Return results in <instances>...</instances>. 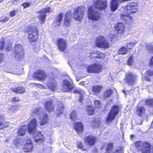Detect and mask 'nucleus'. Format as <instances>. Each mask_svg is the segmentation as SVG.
Returning <instances> with one entry per match:
<instances>
[{"instance_id": "680f3d73", "label": "nucleus", "mask_w": 153, "mask_h": 153, "mask_svg": "<svg viewBox=\"0 0 153 153\" xmlns=\"http://www.w3.org/2000/svg\"><path fill=\"white\" fill-rule=\"evenodd\" d=\"M19 106L18 105H13L10 108V109L13 110V111H16L17 109V108Z\"/></svg>"}, {"instance_id": "13d9d810", "label": "nucleus", "mask_w": 153, "mask_h": 153, "mask_svg": "<svg viewBox=\"0 0 153 153\" xmlns=\"http://www.w3.org/2000/svg\"><path fill=\"white\" fill-rule=\"evenodd\" d=\"M123 151L122 147H120L119 149H115L113 152L114 153H122Z\"/></svg>"}, {"instance_id": "c756f323", "label": "nucleus", "mask_w": 153, "mask_h": 153, "mask_svg": "<svg viewBox=\"0 0 153 153\" xmlns=\"http://www.w3.org/2000/svg\"><path fill=\"white\" fill-rule=\"evenodd\" d=\"M102 88V86L100 85H95L92 87V91L95 94L97 95L100 92Z\"/></svg>"}, {"instance_id": "e2e57ef3", "label": "nucleus", "mask_w": 153, "mask_h": 153, "mask_svg": "<svg viewBox=\"0 0 153 153\" xmlns=\"http://www.w3.org/2000/svg\"><path fill=\"white\" fill-rule=\"evenodd\" d=\"M83 97V95H80L79 98V101L81 102L82 100Z\"/></svg>"}, {"instance_id": "bf43d9fd", "label": "nucleus", "mask_w": 153, "mask_h": 153, "mask_svg": "<svg viewBox=\"0 0 153 153\" xmlns=\"http://www.w3.org/2000/svg\"><path fill=\"white\" fill-rule=\"evenodd\" d=\"M146 74L148 76H151L153 75V70L150 69L146 71Z\"/></svg>"}, {"instance_id": "8fccbe9b", "label": "nucleus", "mask_w": 153, "mask_h": 153, "mask_svg": "<svg viewBox=\"0 0 153 153\" xmlns=\"http://www.w3.org/2000/svg\"><path fill=\"white\" fill-rule=\"evenodd\" d=\"M146 103L150 107H153V99L146 100Z\"/></svg>"}, {"instance_id": "6ab92c4d", "label": "nucleus", "mask_w": 153, "mask_h": 153, "mask_svg": "<svg viewBox=\"0 0 153 153\" xmlns=\"http://www.w3.org/2000/svg\"><path fill=\"white\" fill-rule=\"evenodd\" d=\"M56 45L59 49L64 51L66 48V42L63 39L58 38L57 40Z\"/></svg>"}, {"instance_id": "aec40b11", "label": "nucleus", "mask_w": 153, "mask_h": 153, "mask_svg": "<svg viewBox=\"0 0 153 153\" xmlns=\"http://www.w3.org/2000/svg\"><path fill=\"white\" fill-rule=\"evenodd\" d=\"M114 29L116 32L119 34L123 33L125 30L124 25L121 23H118L115 25Z\"/></svg>"}, {"instance_id": "f257e3e1", "label": "nucleus", "mask_w": 153, "mask_h": 153, "mask_svg": "<svg viewBox=\"0 0 153 153\" xmlns=\"http://www.w3.org/2000/svg\"><path fill=\"white\" fill-rule=\"evenodd\" d=\"M137 3L133 2L128 3L124 7V13L120 15V18L125 22H128L132 19L133 14L138 11Z\"/></svg>"}, {"instance_id": "4c0bfd02", "label": "nucleus", "mask_w": 153, "mask_h": 153, "mask_svg": "<svg viewBox=\"0 0 153 153\" xmlns=\"http://www.w3.org/2000/svg\"><path fill=\"white\" fill-rule=\"evenodd\" d=\"M74 93H78L80 95H84L85 94V92L84 91L81 89L79 88H76L73 91Z\"/></svg>"}, {"instance_id": "20e7f679", "label": "nucleus", "mask_w": 153, "mask_h": 153, "mask_svg": "<svg viewBox=\"0 0 153 153\" xmlns=\"http://www.w3.org/2000/svg\"><path fill=\"white\" fill-rule=\"evenodd\" d=\"M96 44L97 47L104 48L109 47V43L103 36H99L97 38Z\"/></svg>"}, {"instance_id": "f8f14e48", "label": "nucleus", "mask_w": 153, "mask_h": 153, "mask_svg": "<svg viewBox=\"0 0 153 153\" xmlns=\"http://www.w3.org/2000/svg\"><path fill=\"white\" fill-rule=\"evenodd\" d=\"M93 2L95 7L99 10H104L107 7L106 0H93Z\"/></svg>"}, {"instance_id": "b1692460", "label": "nucleus", "mask_w": 153, "mask_h": 153, "mask_svg": "<svg viewBox=\"0 0 153 153\" xmlns=\"http://www.w3.org/2000/svg\"><path fill=\"white\" fill-rule=\"evenodd\" d=\"M9 122L4 121V118L3 116L0 114V127L1 128L0 129L6 128L8 126Z\"/></svg>"}, {"instance_id": "9d476101", "label": "nucleus", "mask_w": 153, "mask_h": 153, "mask_svg": "<svg viewBox=\"0 0 153 153\" xmlns=\"http://www.w3.org/2000/svg\"><path fill=\"white\" fill-rule=\"evenodd\" d=\"M119 110V107L117 105L114 106L108 114V116L106 119V122L109 123L113 120L117 114Z\"/></svg>"}, {"instance_id": "2f4dec72", "label": "nucleus", "mask_w": 153, "mask_h": 153, "mask_svg": "<svg viewBox=\"0 0 153 153\" xmlns=\"http://www.w3.org/2000/svg\"><path fill=\"white\" fill-rule=\"evenodd\" d=\"M68 92L70 91L73 88L74 84L71 79L68 75Z\"/></svg>"}, {"instance_id": "0eeeda50", "label": "nucleus", "mask_w": 153, "mask_h": 153, "mask_svg": "<svg viewBox=\"0 0 153 153\" xmlns=\"http://www.w3.org/2000/svg\"><path fill=\"white\" fill-rule=\"evenodd\" d=\"M88 13L89 18L92 20H98L100 19V13L97 11L93 7L89 8Z\"/></svg>"}, {"instance_id": "69168bd1", "label": "nucleus", "mask_w": 153, "mask_h": 153, "mask_svg": "<svg viewBox=\"0 0 153 153\" xmlns=\"http://www.w3.org/2000/svg\"><path fill=\"white\" fill-rule=\"evenodd\" d=\"M19 0H12V2L14 4L15 2L18 1Z\"/></svg>"}, {"instance_id": "f704fd0d", "label": "nucleus", "mask_w": 153, "mask_h": 153, "mask_svg": "<svg viewBox=\"0 0 153 153\" xmlns=\"http://www.w3.org/2000/svg\"><path fill=\"white\" fill-rule=\"evenodd\" d=\"M146 49L150 53H153V45L152 44L147 43L145 45Z\"/></svg>"}, {"instance_id": "4be33fe9", "label": "nucleus", "mask_w": 153, "mask_h": 153, "mask_svg": "<svg viewBox=\"0 0 153 153\" xmlns=\"http://www.w3.org/2000/svg\"><path fill=\"white\" fill-rule=\"evenodd\" d=\"M10 90L16 94H22L25 92V89L23 86H17L11 88Z\"/></svg>"}, {"instance_id": "f03ea898", "label": "nucleus", "mask_w": 153, "mask_h": 153, "mask_svg": "<svg viewBox=\"0 0 153 153\" xmlns=\"http://www.w3.org/2000/svg\"><path fill=\"white\" fill-rule=\"evenodd\" d=\"M25 32L27 33V39L30 44L38 41L39 37V30L36 25L27 26Z\"/></svg>"}, {"instance_id": "603ef678", "label": "nucleus", "mask_w": 153, "mask_h": 153, "mask_svg": "<svg viewBox=\"0 0 153 153\" xmlns=\"http://www.w3.org/2000/svg\"><path fill=\"white\" fill-rule=\"evenodd\" d=\"M113 146V144L112 143H109L107 145V151L106 152L108 153L112 150Z\"/></svg>"}, {"instance_id": "ddd939ff", "label": "nucleus", "mask_w": 153, "mask_h": 153, "mask_svg": "<svg viewBox=\"0 0 153 153\" xmlns=\"http://www.w3.org/2000/svg\"><path fill=\"white\" fill-rule=\"evenodd\" d=\"M33 77L39 80H45L46 77V74L44 71L38 69L33 73Z\"/></svg>"}, {"instance_id": "a18cd8bd", "label": "nucleus", "mask_w": 153, "mask_h": 153, "mask_svg": "<svg viewBox=\"0 0 153 153\" xmlns=\"http://www.w3.org/2000/svg\"><path fill=\"white\" fill-rule=\"evenodd\" d=\"M112 93V91L111 90L106 91L104 94L105 97L107 98L110 97Z\"/></svg>"}, {"instance_id": "e433bc0d", "label": "nucleus", "mask_w": 153, "mask_h": 153, "mask_svg": "<svg viewBox=\"0 0 153 153\" xmlns=\"http://www.w3.org/2000/svg\"><path fill=\"white\" fill-rule=\"evenodd\" d=\"M137 43V42L136 41H134L133 42L128 43L126 45V47L127 49H132L134 47V45Z\"/></svg>"}, {"instance_id": "a878e982", "label": "nucleus", "mask_w": 153, "mask_h": 153, "mask_svg": "<svg viewBox=\"0 0 153 153\" xmlns=\"http://www.w3.org/2000/svg\"><path fill=\"white\" fill-rule=\"evenodd\" d=\"M74 128L78 133L82 132L83 127L81 122L76 123L74 124Z\"/></svg>"}, {"instance_id": "5fc2aeb1", "label": "nucleus", "mask_w": 153, "mask_h": 153, "mask_svg": "<svg viewBox=\"0 0 153 153\" xmlns=\"http://www.w3.org/2000/svg\"><path fill=\"white\" fill-rule=\"evenodd\" d=\"M94 105L95 107L97 108L100 107L101 106L100 102L98 100H96L94 101Z\"/></svg>"}, {"instance_id": "de8ad7c7", "label": "nucleus", "mask_w": 153, "mask_h": 153, "mask_svg": "<svg viewBox=\"0 0 153 153\" xmlns=\"http://www.w3.org/2000/svg\"><path fill=\"white\" fill-rule=\"evenodd\" d=\"M40 111V108H35L32 112V116L34 115H36L39 114Z\"/></svg>"}, {"instance_id": "5701e85b", "label": "nucleus", "mask_w": 153, "mask_h": 153, "mask_svg": "<svg viewBox=\"0 0 153 153\" xmlns=\"http://www.w3.org/2000/svg\"><path fill=\"white\" fill-rule=\"evenodd\" d=\"M49 120L48 114L46 113L44 114H43L42 117L40 119L39 125L41 126L45 125L48 123Z\"/></svg>"}, {"instance_id": "dca6fc26", "label": "nucleus", "mask_w": 153, "mask_h": 153, "mask_svg": "<svg viewBox=\"0 0 153 153\" xmlns=\"http://www.w3.org/2000/svg\"><path fill=\"white\" fill-rule=\"evenodd\" d=\"M87 71L89 73H99L102 70L101 65L99 64H94L89 66Z\"/></svg>"}, {"instance_id": "338daca9", "label": "nucleus", "mask_w": 153, "mask_h": 153, "mask_svg": "<svg viewBox=\"0 0 153 153\" xmlns=\"http://www.w3.org/2000/svg\"><path fill=\"white\" fill-rule=\"evenodd\" d=\"M145 79L148 81H150V79L149 78L146 77V78Z\"/></svg>"}, {"instance_id": "c03bdc74", "label": "nucleus", "mask_w": 153, "mask_h": 153, "mask_svg": "<svg viewBox=\"0 0 153 153\" xmlns=\"http://www.w3.org/2000/svg\"><path fill=\"white\" fill-rule=\"evenodd\" d=\"M63 16V14L62 13H60L56 17V22L60 23L62 20Z\"/></svg>"}, {"instance_id": "4d7b16f0", "label": "nucleus", "mask_w": 153, "mask_h": 153, "mask_svg": "<svg viewBox=\"0 0 153 153\" xmlns=\"http://www.w3.org/2000/svg\"><path fill=\"white\" fill-rule=\"evenodd\" d=\"M77 146L78 148L81 149L83 150H85L83 148V145L82 143L81 142H78L77 143Z\"/></svg>"}, {"instance_id": "1a4fd4ad", "label": "nucleus", "mask_w": 153, "mask_h": 153, "mask_svg": "<svg viewBox=\"0 0 153 153\" xmlns=\"http://www.w3.org/2000/svg\"><path fill=\"white\" fill-rule=\"evenodd\" d=\"M90 54L89 56L91 59H94V60L98 62L100 61L98 59H103L105 57V55L103 53L97 50L91 51Z\"/></svg>"}, {"instance_id": "864d4df0", "label": "nucleus", "mask_w": 153, "mask_h": 153, "mask_svg": "<svg viewBox=\"0 0 153 153\" xmlns=\"http://www.w3.org/2000/svg\"><path fill=\"white\" fill-rule=\"evenodd\" d=\"M70 118L73 120H75L76 118V113L75 111H73L70 115Z\"/></svg>"}, {"instance_id": "4468645a", "label": "nucleus", "mask_w": 153, "mask_h": 153, "mask_svg": "<svg viewBox=\"0 0 153 153\" xmlns=\"http://www.w3.org/2000/svg\"><path fill=\"white\" fill-rule=\"evenodd\" d=\"M55 105L53 100L47 101L44 104V107L46 111L49 113L54 112L55 110Z\"/></svg>"}, {"instance_id": "58836bf2", "label": "nucleus", "mask_w": 153, "mask_h": 153, "mask_svg": "<svg viewBox=\"0 0 153 153\" xmlns=\"http://www.w3.org/2000/svg\"><path fill=\"white\" fill-rule=\"evenodd\" d=\"M128 51L127 48H125L124 47L121 48L118 51L119 54H125Z\"/></svg>"}, {"instance_id": "052dcab7", "label": "nucleus", "mask_w": 153, "mask_h": 153, "mask_svg": "<svg viewBox=\"0 0 153 153\" xmlns=\"http://www.w3.org/2000/svg\"><path fill=\"white\" fill-rule=\"evenodd\" d=\"M4 54L2 53H0V64L4 61Z\"/></svg>"}, {"instance_id": "c9c22d12", "label": "nucleus", "mask_w": 153, "mask_h": 153, "mask_svg": "<svg viewBox=\"0 0 153 153\" xmlns=\"http://www.w3.org/2000/svg\"><path fill=\"white\" fill-rule=\"evenodd\" d=\"M100 124V122L98 119H96L92 122V126L94 128H97L99 127Z\"/></svg>"}, {"instance_id": "412c9836", "label": "nucleus", "mask_w": 153, "mask_h": 153, "mask_svg": "<svg viewBox=\"0 0 153 153\" xmlns=\"http://www.w3.org/2000/svg\"><path fill=\"white\" fill-rule=\"evenodd\" d=\"M34 140L36 142L43 143L45 141V138L41 131H38L34 136Z\"/></svg>"}, {"instance_id": "bb28decb", "label": "nucleus", "mask_w": 153, "mask_h": 153, "mask_svg": "<svg viewBox=\"0 0 153 153\" xmlns=\"http://www.w3.org/2000/svg\"><path fill=\"white\" fill-rule=\"evenodd\" d=\"M85 141L90 145H93L96 141V137L93 136H89L85 139Z\"/></svg>"}, {"instance_id": "6e6552de", "label": "nucleus", "mask_w": 153, "mask_h": 153, "mask_svg": "<svg viewBox=\"0 0 153 153\" xmlns=\"http://www.w3.org/2000/svg\"><path fill=\"white\" fill-rule=\"evenodd\" d=\"M137 79L136 75L134 73L128 72L126 73L125 77V82L130 85H133L136 82Z\"/></svg>"}, {"instance_id": "49530a36", "label": "nucleus", "mask_w": 153, "mask_h": 153, "mask_svg": "<svg viewBox=\"0 0 153 153\" xmlns=\"http://www.w3.org/2000/svg\"><path fill=\"white\" fill-rule=\"evenodd\" d=\"M66 88H67V80H64L63 81L62 86V89L63 92H67Z\"/></svg>"}, {"instance_id": "7c9ffc66", "label": "nucleus", "mask_w": 153, "mask_h": 153, "mask_svg": "<svg viewBox=\"0 0 153 153\" xmlns=\"http://www.w3.org/2000/svg\"><path fill=\"white\" fill-rule=\"evenodd\" d=\"M147 143V142H146L137 141L135 144L136 147L139 150H141L144 146V145H145V144Z\"/></svg>"}, {"instance_id": "0e129e2a", "label": "nucleus", "mask_w": 153, "mask_h": 153, "mask_svg": "<svg viewBox=\"0 0 153 153\" xmlns=\"http://www.w3.org/2000/svg\"><path fill=\"white\" fill-rule=\"evenodd\" d=\"M149 64L151 65H153V56L150 59Z\"/></svg>"}, {"instance_id": "39448f33", "label": "nucleus", "mask_w": 153, "mask_h": 153, "mask_svg": "<svg viewBox=\"0 0 153 153\" xmlns=\"http://www.w3.org/2000/svg\"><path fill=\"white\" fill-rule=\"evenodd\" d=\"M85 9V8L83 7H78L75 8L73 14L74 19L78 21H81L84 16Z\"/></svg>"}, {"instance_id": "cd10ccee", "label": "nucleus", "mask_w": 153, "mask_h": 153, "mask_svg": "<svg viewBox=\"0 0 153 153\" xmlns=\"http://www.w3.org/2000/svg\"><path fill=\"white\" fill-rule=\"evenodd\" d=\"M118 0H113L111 3L110 8L112 11H114L117 9L119 5Z\"/></svg>"}, {"instance_id": "473e14b6", "label": "nucleus", "mask_w": 153, "mask_h": 153, "mask_svg": "<svg viewBox=\"0 0 153 153\" xmlns=\"http://www.w3.org/2000/svg\"><path fill=\"white\" fill-rule=\"evenodd\" d=\"M48 88L51 91H54L56 90L57 85L56 82H51L48 84Z\"/></svg>"}, {"instance_id": "a211bd4d", "label": "nucleus", "mask_w": 153, "mask_h": 153, "mask_svg": "<svg viewBox=\"0 0 153 153\" xmlns=\"http://www.w3.org/2000/svg\"><path fill=\"white\" fill-rule=\"evenodd\" d=\"M65 107L63 103L61 102H58L57 104V108L55 111V114L57 117L62 114L64 111Z\"/></svg>"}, {"instance_id": "72a5a7b5", "label": "nucleus", "mask_w": 153, "mask_h": 153, "mask_svg": "<svg viewBox=\"0 0 153 153\" xmlns=\"http://www.w3.org/2000/svg\"><path fill=\"white\" fill-rule=\"evenodd\" d=\"M86 110L87 111V114L88 115H92L94 114V109L91 106H88L86 108Z\"/></svg>"}, {"instance_id": "9b49d317", "label": "nucleus", "mask_w": 153, "mask_h": 153, "mask_svg": "<svg viewBox=\"0 0 153 153\" xmlns=\"http://www.w3.org/2000/svg\"><path fill=\"white\" fill-rule=\"evenodd\" d=\"M38 126V123L36 118H33L29 122L27 125V130L30 133H33L35 132Z\"/></svg>"}, {"instance_id": "3c124183", "label": "nucleus", "mask_w": 153, "mask_h": 153, "mask_svg": "<svg viewBox=\"0 0 153 153\" xmlns=\"http://www.w3.org/2000/svg\"><path fill=\"white\" fill-rule=\"evenodd\" d=\"M18 12V10H11L10 12L9 15L11 17L14 16Z\"/></svg>"}, {"instance_id": "7ed1b4c3", "label": "nucleus", "mask_w": 153, "mask_h": 153, "mask_svg": "<svg viewBox=\"0 0 153 153\" xmlns=\"http://www.w3.org/2000/svg\"><path fill=\"white\" fill-rule=\"evenodd\" d=\"M51 9L50 7H45L42 10L37 12V13H40L42 15H39L38 16V18L41 23L44 24L45 22V20L46 18V13H50L52 12Z\"/></svg>"}, {"instance_id": "f3484780", "label": "nucleus", "mask_w": 153, "mask_h": 153, "mask_svg": "<svg viewBox=\"0 0 153 153\" xmlns=\"http://www.w3.org/2000/svg\"><path fill=\"white\" fill-rule=\"evenodd\" d=\"M146 109L145 107L140 104H138L136 108V113L139 116L142 117L145 115Z\"/></svg>"}, {"instance_id": "a19ab883", "label": "nucleus", "mask_w": 153, "mask_h": 153, "mask_svg": "<svg viewBox=\"0 0 153 153\" xmlns=\"http://www.w3.org/2000/svg\"><path fill=\"white\" fill-rule=\"evenodd\" d=\"M6 51L9 52L11 51L13 49V44L11 42L8 43L5 47Z\"/></svg>"}, {"instance_id": "6e6d98bb", "label": "nucleus", "mask_w": 153, "mask_h": 153, "mask_svg": "<svg viewBox=\"0 0 153 153\" xmlns=\"http://www.w3.org/2000/svg\"><path fill=\"white\" fill-rule=\"evenodd\" d=\"M22 5L23 6L24 8H26L30 6V3L29 2H25L22 4Z\"/></svg>"}, {"instance_id": "c85d7f7f", "label": "nucleus", "mask_w": 153, "mask_h": 153, "mask_svg": "<svg viewBox=\"0 0 153 153\" xmlns=\"http://www.w3.org/2000/svg\"><path fill=\"white\" fill-rule=\"evenodd\" d=\"M144 146L142 149V153H150L151 152V146L150 144L147 142L145 143Z\"/></svg>"}, {"instance_id": "423d86ee", "label": "nucleus", "mask_w": 153, "mask_h": 153, "mask_svg": "<svg viewBox=\"0 0 153 153\" xmlns=\"http://www.w3.org/2000/svg\"><path fill=\"white\" fill-rule=\"evenodd\" d=\"M13 54L15 58L20 59L23 57L25 53L21 45L17 44L15 45Z\"/></svg>"}, {"instance_id": "2eb2a0df", "label": "nucleus", "mask_w": 153, "mask_h": 153, "mask_svg": "<svg viewBox=\"0 0 153 153\" xmlns=\"http://www.w3.org/2000/svg\"><path fill=\"white\" fill-rule=\"evenodd\" d=\"M33 148V146L30 138L27 139L26 143L24 145L22 149L25 152H31Z\"/></svg>"}, {"instance_id": "393cba45", "label": "nucleus", "mask_w": 153, "mask_h": 153, "mask_svg": "<svg viewBox=\"0 0 153 153\" xmlns=\"http://www.w3.org/2000/svg\"><path fill=\"white\" fill-rule=\"evenodd\" d=\"M26 125H25L22 126L17 131L18 135L21 136H24L26 132Z\"/></svg>"}, {"instance_id": "37998d69", "label": "nucleus", "mask_w": 153, "mask_h": 153, "mask_svg": "<svg viewBox=\"0 0 153 153\" xmlns=\"http://www.w3.org/2000/svg\"><path fill=\"white\" fill-rule=\"evenodd\" d=\"M9 19V18L8 16H2L1 18V19L0 20V22L2 23H4L8 21Z\"/></svg>"}, {"instance_id": "79ce46f5", "label": "nucleus", "mask_w": 153, "mask_h": 153, "mask_svg": "<svg viewBox=\"0 0 153 153\" xmlns=\"http://www.w3.org/2000/svg\"><path fill=\"white\" fill-rule=\"evenodd\" d=\"M134 62V58L133 56L131 55L128 58L127 60V65L129 66H131Z\"/></svg>"}, {"instance_id": "09e8293b", "label": "nucleus", "mask_w": 153, "mask_h": 153, "mask_svg": "<svg viewBox=\"0 0 153 153\" xmlns=\"http://www.w3.org/2000/svg\"><path fill=\"white\" fill-rule=\"evenodd\" d=\"M5 41L4 39L0 40V51L3 50L5 45Z\"/></svg>"}, {"instance_id": "ea45409f", "label": "nucleus", "mask_w": 153, "mask_h": 153, "mask_svg": "<svg viewBox=\"0 0 153 153\" xmlns=\"http://www.w3.org/2000/svg\"><path fill=\"white\" fill-rule=\"evenodd\" d=\"M20 101V99L18 96H14L11 98L10 102L13 103H15Z\"/></svg>"}, {"instance_id": "774afa93", "label": "nucleus", "mask_w": 153, "mask_h": 153, "mask_svg": "<svg viewBox=\"0 0 153 153\" xmlns=\"http://www.w3.org/2000/svg\"><path fill=\"white\" fill-rule=\"evenodd\" d=\"M36 85L37 87H39L40 86H42V84H36Z\"/></svg>"}]
</instances>
